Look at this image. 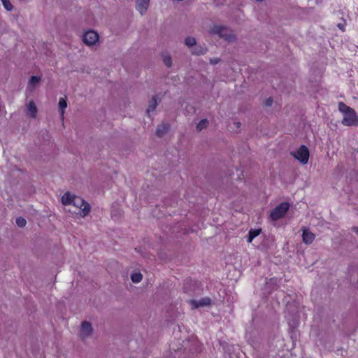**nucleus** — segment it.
Returning <instances> with one entry per match:
<instances>
[{
  "mask_svg": "<svg viewBox=\"0 0 358 358\" xmlns=\"http://www.w3.org/2000/svg\"><path fill=\"white\" fill-rule=\"evenodd\" d=\"M157 106V100L155 97H152L151 101L150 102L149 107L147 110V112L149 113L151 111H154Z\"/></svg>",
  "mask_w": 358,
  "mask_h": 358,
  "instance_id": "nucleus-19",
  "label": "nucleus"
},
{
  "mask_svg": "<svg viewBox=\"0 0 358 358\" xmlns=\"http://www.w3.org/2000/svg\"><path fill=\"white\" fill-rule=\"evenodd\" d=\"M16 224L20 227H24L27 224V221L24 217H18L16 218Z\"/></svg>",
  "mask_w": 358,
  "mask_h": 358,
  "instance_id": "nucleus-22",
  "label": "nucleus"
},
{
  "mask_svg": "<svg viewBox=\"0 0 358 358\" xmlns=\"http://www.w3.org/2000/svg\"><path fill=\"white\" fill-rule=\"evenodd\" d=\"M163 62L167 67H170L172 64V59L170 55H164Z\"/></svg>",
  "mask_w": 358,
  "mask_h": 358,
  "instance_id": "nucleus-23",
  "label": "nucleus"
},
{
  "mask_svg": "<svg viewBox=\"0 0 358 358\" xmlns=\"http://www.w3.org/2000/svg\"><path fill=\"white\" fill-rule=\"evenodd\" d=\"M59 107L60 110L62 119H64V109L67 107V99L66 98H60L59 101Z\"/></svg>",
  "mask_w": 358,
  "mask_h": 358,
  "instance_id": "nucleus-14",
  "label": "nucleus"
},
{
  "mask_svg": "<svg viewBox=\"0 0 358 358\" xmlns=\"http://www.w3.org/2000/svg\"><path fill=\"white\" fill-rule=\"evenodd\" d=\"M2 4L5 9L8 11H10L13 8V6L10 0H1Z\"/></svg>",
  "mask_w": 358,
  "mask_h": 358,
  "instance_id": "nucleus-21",
  "label": "nucleus"
},
{
  "mask_svg": "<svg viewBox=\"0 0 358 358\" xmlns=\"http://www.w3.org/2000/svg\"><path fill=\"white\" fill-rule=\"evenodd\" d=\"M210 34H217L220 38H224L226 41H231L235 39L233 31L224 26H214L210 30Z\"/></svg>",
  "mask_w": 358,
  "mask_h": 358,
  "instance_id": "nucleus-2",
  "label": "nucleus"
},
{
  "mask_svg": "<svg viewBox=\"0 0 358 358\" xmlns=\"http://www.w3.org/2000/svg\"><path fill=\"white\" fill-rule=\"evenodd\" d=\"M352 230L358 234V227H353Z\"/></svg>",
  "mask_w": 358,
  "mask_h": 358,
  "instance_id": "nucleus-28",
  "label": "nucleus"
},
{
  "mask_svg": "<svg viewBox=\"0 0 358 358\" xmlns=\"http://www.w3.org/2000/svg\"><path fill=\"white\" fill-rule=\"evenodd\" d=\"M338 108L339 111L343 114L342 124L348 127L358 126V115L352 108L343 102H339Z\"/></svg>",
  "mask_w": 358,
  "mask_h": 358,
  "instance_id": "nucleus-1",
  "label": "nucleus"
},
{
  "mask_svg": "<svg viewBox=\"0 0 358 358\" xmlns=\"http://www.w3.org/2000/svg\"><path fill=\"white\" fill-rule=\"evenodd\" d=\"M92 332V327L90 322L84 321L81 324V335L84 338L86 336H90Z\"/></svg>",
  "mask_w": 358,
  "mask_h": 358,
  "instance_id": "nucleus-11",
  "label": "nucleus"
},
{
  "mask_svg": "<svg viewBox=\"0 0 358 358\" xmlns=\"http://www.w3.org/2000/svg\"><path fill=\"white\" fill-rule=\"evenodd\" d=\"M41 80V78L39 76H33L31 77L29 84L30 85H34L35 84L39 83Z\"/></svg>",
  "mask_w": 358,
  "mask_h": 358,
  "instance_id": "nucleus-24",
  "label": "nucleus"
},
{
  "mask_svg": "<svg viewBox=\"0 0 358 358\" xmlns=\"http://www.w3.org/2000/svg\"><path fill=\"white\" fill-rule=\"evenodd\" d=\"M302 241L305 244L310 245L311 244L315 238V235L310 231V229L306 227L302 228Z\"/></svg>",
  "mask_w": 358,
  "mask_h": 358,
  "instance_id": "nucleus-7",
  "label": "nucleus"
},
{
  "mask_svg": "<svg viewBox=\"0 0 358 358\" xmlns=\"http://www.w3.org/2000/svg\"><path fill=\"white\" fill-rule=\"evenodd\" d=\"M190 303L194 308H198L199 307L210 306L211 304V299L208 297H205L199 301L192 300Z\"/></svg>",
  "mask_w": 358,
  "mask_h": 358,
  "instance_id": "nucleus-8",
  "label": "nucleus"
},
{
  "mask_svg": "<svg viewBox=\"0 0 358 358\" xmlns=\"http://www.w3.org/2000/svg\"><path fill=\"white\" fill-rule=\"evenodd\" d=\"M99 34L96 31L88 30L84 33L83 41L87 45H93L99 41Z\"/></svg>",
  "mask_w": 358,
  "mask_h": 358,
  "instance_id": "nucleus-6",
  "label": "nucleus"
},
{
  "mask_svg": "<svg viewBox=\"0 0 358 358\" xmlns=\"http://www.w3.org/2000/svg\"><path fill=\"white\" fill-rule=\"evenodd\" d=\"M196 39L194 37H187L185 40V43L187 46L192 47L196 45Z\"/></svg>",
  "mask_w": 358,
  "mask_h": 358,
  "instance_id": "nucleus-20",
  "label": "nucleus"
},
{
  "mask_svg": "<svg viewBox=\"0 0 358 358\" xmlns=\"http://www.w3.org/2000/svg\"><path fill=\"white\" fill-rule=\"evenodd\" d=\"M292 155L302 164H306L308 162L310 152L308 148L306 145H302Z\"/></svg>",
  "mask_w": 358,
  "mask_h": 358,
  "instance_id": "nucleus-5",
  "label": "nucleus"
},
{
  "mask_svg": "<svg viewBox=\"0 0 358 358\" xmlns=\"http://www.w3.org/2000/svg\"><path fill=\"white\" fill-rule=\"evenodd\" d=\"M289 208V204L287 202H282L277 206L270 213V217L273 221H277L285 215Z\"/></svg>",
  "mask_w": 358,
  "mask_h": 358,
  "instance_id": "nucleus-3",
  "label": "nucleus"
},
{
  "mask_svg": "<svg viewBox=\"0 0 358 358\" xmlns=\"http://www.w3.org/2000/svg\"><path fill=\"white\" fill-rule=\"evenodd\" d=\"M338 28H339L341 30H342V31H344V30H345V29H344V25L341 24H338Z\"/></svg>",
  "mask_w": 358,
  "mask_h": 358,
  "instance_id": "nucleus-27",
  "label": "nucleus"
},
{
  "mask_svg": "<svg viewBox=\"0 0 358 358\" xmlns=\"http://www.w3.org/2000/svg\"><path fill=\"white\" fill-rule=\"evenodd\" d=\"M75 195L69 192H66L62 197V203L64 206L72 204Z\"/></svg>",
  "mask_w": 358,
  "mask_h": 358,
  "instance_id": "nucleus-12",
  "label": "nucleus"
},
{
  "mask_svg": "<svg viewBox=\"0 0 358 358\" xmlns=\"http://www.w3.org/2000/svg\"><path fill=\"white\" fill-rule=\"evenodd\" d=\"M219 61V59H215L214 60L213 59H210V63L212 64H217Z\"/></svg>",
  "mask_w": 358,
  "mask_h": 358,
  "instance_id": "nucleus-26",
  "label": "nucleus"
},
{
  "mask_svg": "<svg viewBox=\"0 0 358 358\" xmlns=\"http://www.w3.org/2000/svg\"><path fill=\"white\" fill-rule=\"evenodd\" d=\"M143 275L141 273H134L131 275V279L133 282L138 283L142 280Z\"/></svg>",
  "mask_w": 358,
  "mask_h": 358,
  "instance_id": "nucleus-17",
  "label": "nucleus"
},
{
  "mask_svg": "<svg viewBox=\"0 0 358 358\" xmlns=\"http://www.w3.org/2000/svg\"><path fill=\"white\" fill-rule=\"evenodd\" d=\"M150 0H137L136 1V10L140 12L141 15L145 13L149 6Z\"/></svg>",
  "mask_w": 358,
  "mask_h": 358,
  "instance_id": "nucleus-10",
  "label": "nucleus"
},
{
  "mask_svg": "<svg viewBox=\"0 0 358 358\" xmlns=\"http://www.w3.org/2000/svg\"><path fill=\"white\" fill-rule=\"evenodd\" d=\"M72 204L77 207L83 217L86 216L90 211L91 206L83 198L75 196Z\"/></svg>",
  "mask_w": 358,
  "mask_h": 358,
  "instance_id": "nucleus-4",
  "label": "nucleus"
},
{
  "mask_svg": "<svg viewBox=\"0 0 358 358\" xmlns=\"http://www.w3.org/2000/svg\"><path fill=\"white\" fill-rule=\"evenodd\" d=\"M38 113L37 107L34 101H30L27 106V115L35 118Z\"/></svg>",
  "mask_w": 358,
  "mask_h": 358,
  "instance_id": "nucleus-9",
  "label": "nucleus"
},
{
  "mask_svg": "<svg viewBox=\"0 0 358 358\" xmlns=\"http://www.w3.org/2000/svg\"><path fill=\"white\" fill-rule=\"evenodd\" d=\"M206 48H203L201 46H198V45H196V44L194 45L193 50H192V54L198 55H203L206 53Z\"/></svg>",
  "mask_w": 358,
  "mask_h": 358,
  "instance_id": "nucleus-16",
  "label": "nucleus"
},
{
  "mask_svg": "<svg viewBox=\"0 0 358 358\" xmlns=\"http://www.w3.org/2000/svg\"><path fill=\"white\" fill-rule=\"evenodd\" d=\"M261 229H250L248 233V241L251 243L252 240L259 235Z\"/></svg>",
  "mask_w": 358,
  "mask_h": 358,
  "instance_id": "nucleus-15",
  "label": "nucleus"
},
{
  "mask_svg": "<svg viewBox=\"0 0 358 358\" xmlns=\"http://www.w3.org/2000/svg\"><path fill=\"white\" fill-rule=\"evenodd\" d=\"M208 124V121L206 119H202L197 124H196V130L201 131L203 129L207 127Z\"/></svg>",
  "mask_w": 358,
  "mask_h": 358,
  "instance_id": "nucleus-18",
  "label": "nucleus"
},
{
  "mask_svg": "<svg viewBox=\"0 0 358 358\" xmlns=\"http://www.w3.org/2000/svg\"><path fill=\"white\" fill-rule=\"evenodd\" d=\"M273 99L271 97H269L265 100V105L266 106H271L273 103Z\"/></svg>",
  "mask_w": 358,
  "mask_h": 358,
  "instance_id": "nucleus-25",
  "label": "nucleus"
},
{
  "mask_svg": "<svg viewBox=\"0 0 358 358\" xmlns=\"http://www.w3.org/2000/svg\"><path fill=\"white\" fill-rule=\"evenodd\" d=\"M169 129V125L168 124H162L158 126L156 129V135L158 137L163 136Z\"/></svg>",
  "mask_w": 358,
  "mask_h": 358,
  "instance_id": "nucleus-13",
  "label": "nucleus"
}]
</instances>
